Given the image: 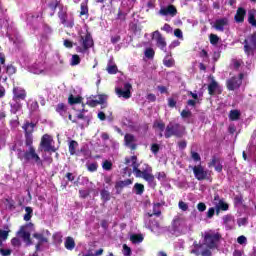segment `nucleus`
Returning a JSON list of instances; mask_svg holds the SVG:
<instances>
[{"mask_svg":"<svg viewBox=\"0 0 256 256\" xmlns=\"http://www.w3.org/2000/svg\"><path fill=\"white\" fill-rule=\"evenodd\" d=\"M28 149L23 152V150L18 149V159L20 161H25V163H29V161H34L37 165V167H43V160H41V157L39 154H37V150H35V146L33 144L26 145Z\"/></svg>","mask_w":256,"mask_h":256,"instance_id":"f257e3e1","label":"nucleus"},{"mask_svg":"<svg viewBox=\"0 0 256 256\" xmlns=\"http://www.w3.org/2000/svg\"><path fill=\"white\" fill-rule=\"evenodd\" d=\"M21 239L24 241L26 247H31L33 245V240L31 239V232L25 230V226H21L16 232V237H13L10 241L14 249H21Z\"/></svg>","mask_w":256,"mask_h":256,"instance_id":"f03ea898","label":"nucleus"},{"mask_svg":"<svg viewBox=\"0 0 256 256\" xmlns=\"http://www.w3.org/2000/svg\"><path fill=\"white\" fill-rule=\"evenodd\" d=\"M78 42L81 44V46L76 48L77 53H87V51H89L91 47H94L95 45L93 36H91V32H88V30H86L85 33H80Z\"/></svg>","mask_w":256,"mask_h":256,"instance_id":"7ed1b4c3","label":"nucleus"},{"mask_svg":"<svg viewBox=\"0 0 256 256\" xmlns=\"http://www.w3.org/2000/svg\"><path fill=\"white\" fill-rule=\"evenodd\" d=\"M222 236L219 232H205L204 233V245L208 249H219V243H221Z\"/></svg>","mask_w":256,"mask_h":256,"instance_id":"20e7f679","label":"nucleus"},{"mask_svg":"<svg viewBox=\"0 0 256 256\" xmlns=\"http://www.w3.org/2000/svg\"><path fill=\"white\" fill-rule=\"evenodd\" d=\"M185 135V128L179 123L170 122L165 129L164 136L166 139H171V137L181 138Z\"/></svg>","mask_w":256,"mask_h":256,"instance_id":"39448f33","label":"nucleus"},{"mask_svg":"<svg viewBox=\"0 0 256 256\" xmlns=\"http://www.w3.org/2000/svg\"><path fill=\"white\" fill-rule=\"evenodd\" d=\"M138 179H144L147 183L155 182V175H153V167L149 164H144L141 170L135 175Z\"/></svg>","mask_w":256,"mask_h":256,"instance_id":"423d86ee","label":"nucleus"},{"mask_svg":"<svg viewBox=\"0 0 256 256\" xmlns=\"http://www.w3.org/2000/svg\"><path fill=\"white\" fill-rule=\"evenodd\" d=\"M36 123L26 121L22 129L24 131L25 145H33V133H35Z\"/></svg>","mask_w":256,"mask_h":256,"instance_id":"0eeeda50","label":"nucleus"},{"mask_svg":"<svg viewBox=\"0 0 256 256\" xmlns=\"http://www.w3.org/2000/svg\"><path fill=\"white\" fill-rule=\"evenodd\" d=\"M53 143V137L49 134H44L41 137L40 147L43 149L44 153H56L57 149Z\"/></svg>","mask_w":256,"mask_h":256,"instance_id":"6e6552de","label":"nucleus"},{"mask_svg":"<svg viewBox=\"0 0 256 256\" xmlns=\"http://www.w3.org/2000/svg\"><path fill=\"white\" fill-rule=\"evenodd\" d=\"M256 51V31L248 39L244 40V52L249 55H255Z\"/></svg>","mask_w":256,"mask_h":256,"instance_id":"1a4fd4ad","label":"nucleus"},{"mask_svg":"<svg viewBox=\"0 0 256 256\" xmlns=\"http://www.w3.org/2000/svg\"><path fill=\"white\" fill-rule=\"evenodd\" d=\"M109 99V96L107 94H99L98 100H95L91 97L87 98L86 105L88 107H97V105H102L101 109H105L107 107V100Z\"/></svg>","mask_w":256,"mask_h":256,"instance_id":"9d476101","label":"nucleus"},{"mask_svg":"<svg viewBox=\"0 0 256 256\" xmlns=\"http://www.w3.org/2000/svg\"><path fill=\"white\" fill-rule=\"evenodd\" d=\"M152 39H155L156 46L159 47L161 51H165V49H167V41H165V37H163V34H161L159 30L152 33Z\"/></svg>","mask_w":256,"mask_h":256,"instance_id":"9b49d317","label":"nucleus"},{"mask_svg":"<svg viewBox=\"0 0 256 256\" xmlns=\"http://www.w3.org/2000/svg\"><path fill=\"white\" fill-rule=\"evenodd\" d=\"M159 15H161L162 17H175L177 16V7H175V5L170 4L166 7H161L159 10Z\"/></svg>","mask_w":256,"mask_h":256,"instance_id":"f8f14e48","label":"nucleus"},{"mask_svg":"<svg viewBox=\"0 0 256 256\" xmlns=\"http://www.w3.org/2000/svg\"><path fill=\"white\" fill-rule=\"evenodd\" d=\"M192 169L197 181H205V179H207L208 172L201 166V164L194 166Z\"/></svg>","mask_w":256,"mask_h":256,"instance_id":"ddd939ff","label":"nucleus"},{"mask_svg":"<svg viewBox=\"0 0 256 256\" xmlns=\"http://www.w3.org/2000/svg\"><path fill=\"white\" fill-rule=\"evenodd\" d=\"M131 89V84L126 83L124 84V90L121 88H116V94L118 95V97H123L124 99H131Z\"/></svg>","mask_w":256,"mask_h":256,"instance_id":"4468645a","label":"nucleus"},{"mask_svg":"<svg viewBox=\"0 0 256 256\" xmlns=\"http://www.w3.org/2000/svg\"><path fill=\"white\" fill-rule=\"evenodd\" d=\"M129 185H133V179L131 178L117 181L115 183V189H116L117 195H121V193L123 192V189H125V187H129Z\"/></svg>","mask_w":256,"mask_h":256,"instance_id":"2eb2a0df","label":"nucleus"},{"mask_svg":"<svg viewBox=\"0 0 256 256\" xmlns=\"http://www.w3.org/2000/svg\"><path fill=\"white\" fill-rule=\"evenodd\" d=\"M214 29H216V31H220L221 33H223V31H225L226 27H229V18L224 17V18H220L217 19L214 22Z\"/></svg>","mask_w":256,"mask_h":256,"instance_id":"dca6fc26","label":"nucleus"},{"mask_svg":"<svg viewBox=\"0 0 256 256\" xmlns=\"http://www.w3.org/2000/svg\"><path fill=\"white\" fill-rule=\"evenodd\" d=\"M55 111L59 114L60 117H63V119H67V115L69 114V106H67V104L63 102L58 103L55 106Z\"/></svg>","mask_w":256,"mask_h":256,"instance_id":"f3484780","label":"nucleus"},{"mask_svg":"<svg viewBox=\"0 0 256 256\" xmlns=\"http://www.w3.org/2000/svg\"><path fill=\"white\" fill-rule=\"evenodd\" d=\"M226 87L228 91H235V89L241 87V80H238L236 76H233L226 81Z\"/></svg>","mask_w":256,"mask_h":256,"instance_id":"a211bd4d","label":"nucleus"},{"mask_svg":"<svg viewBox=\"0 0 256 256\" xmlns=\"http://www.w3.org/2000/svg\"><path fill=\"white\" fill-rule=\"evenodd\" d=\"M13 95V100L16 102L25 101V99L27 98V92L25 91V89L14 88Z\"/></svg>","mask_w":256,"mask_h":256,"instance_id":"6ab92c4d","label":"nucleus"},{"mask_svg":"<svg viewBox=\"0 0 256 256\" xmlns=\"http://www.w3.org/2000/svg\"><path fill=\"white\" fill-rule=\"evenodd\" d=\"M246 15L247 10H245L243 7H239L234 16V21H236V23H244Z\"/></svg>","mask_w":256,"mask_h":256,"instance_id":"aec40b11","label":"nucleus"},{"mask_svg":"<svg viewBox=\"0 0 256 256\" xmlns=\"http://www.w3.org/2000/svg\"><path fill=\"white\" fill-rule=\"evenodd\" d=\"M124 141L132 151H135V149H137V144H133V142L135 141V136H133L132 134H126L124 136Z\"/></svg>","mask_w":256,"mask_h":256,"instance_id":"412c9836","label":"nucleus"},{"mask_svg":"<svg viewBox=\"0 0 256 256\" xmlns=\"http://www.w3.org/2000/svg\"><path fill=\"white\" fill-rule=\"evenodd\" d=\"M79 147V142L75 141V140H71L69 143H68V151L70 153V155H79L77 153V149Z\"/></svg>","mask_w":256,"mask_h":256,"instance_id":"4be33fe9","label":"nucleus"},{"mask_svg":"<svg viewBox=\"0 0 256 256\" xmlns=\"http://www.w3.org/2000/svg\"><path fill=\"white\" fill-rule=\"evenodd\" d=\"M219 89V83L212 77L211 82L208 85V95H215V91Z\"/></svg>","mask_w":256,"mask_h":256,"instance_id":"5701e85b","label":"nucleus"},{"mask_svg":"<svg viewBox=\"0 0 256 256\" xmlns=\"http://www.w3.org/2000/svg\"><path fill=\"white\" fill-rule=\"evenodd\" d=\"M192 247L193 248L190 251L191 255H195V256L201 255V249H203V244L197 241H194Z\"/></svg>","mask_w":256,"mask_h":256,"instance_id":"b1692460","label":"nucleus"},{"mask_svg":"<svg viewBox=\"0 0 256 256\" xmlns=\"http://www.w3.org/2000/svg\"><path fill=\"white\" fill-rule=\"evenodd\" d=\"M221 211H229V204L225 203L223 200H219V203L216 206V215H219Z\"/></svg>","mask_w":256,"mask_h":256,"instance_id":"393cba45","label":"nucleus"},{"mask_svg":"<svg viewBox=\"0 0 256 256\" xmlns=\"http://www.w3.org/2000/svg\"><path fill=\"white\" fill-rule=\"evenodd\" d=\"M32 237L34 239H37V243H40V245H43V243H49V239L47 237H45V235L43 233H34L32 235Z\"/></svg>","mask_w":256,"mask_h":256,"instance_id":"a878e982","label":"nucleus"},{"mask_svg":"<svg viewBox=\"0 0 256 256\" xmlns=\"http://www.w3.org/2000/svg\"><path fill=\"white\" fill-rule=\"evenodd\" d=\"M64 246L68 251H73V249H75V240L73 237L68 236L65 240Z\"/></svg>","mask_w":256,"mask_h":256,"instance_id":"bb28decb","label":"nucleus"},{"mask_svg":"<svg viewBox=\"0 0 256 256\" xmlns=\"http://www.w3.org/2000/svg\"><path fill=\"white\" fill-rule=\"evenodd\" d=\"M68 103L69 105H77L79 103H83V97L81 96H73V94H70L68 97Z\"/></svg>","mask_w":256,"mask_h":256,"instance_id":"cd10ccee","label":"nucleus"},{"mask_svg":"<svg viewBox=\"0 0 256 256\" xmlns=\"http://www.w3.org/2000/svg\"><path fill=\"white\" fill-rule=\"evenodd\" d=\"M100 197L103 203H107L108 201H111V192H109V190L102 189L100 191Z\"/></svg>","mask_w":256,"mask_h":256,"instance_id":"c85d7f7f","label":"nucleus"},{"mask_svg":"<svg viewBox=\"0 0 256 256\" xmlns=\"http://www.w3.org/2000/svg\"><path fill=\"white\" fill-rule=\"evenodd\" d=\"M143 234H132L130 236V241L131 243H133L134 245H137L139 243H143Z\"/></svg>","mask_w":256,"mask_h":256,"instance_id":"c756f323","label":"nucleus"},{"mask_svg":"<svg viewBox=\"0 0 256 256\" xmlns=\"http://www.w3.org/2000/svg\"><path fill=\"white\" fill-rule=\"evenodd\" d=\"M58 17L62 23V25H67V11H63V6H61L60 11L58 12Z\"/></svg>","mask_w":256,"mask_h":256,"instance_id":"7c9ffc66","label":"nucleus"},{"mask_svg":"<svg viewBox=\"0 0 256 256\" xmlns=\"http://www.w3.org/2000/svg\"><path fill=\"white\" fill-rule=\"evenodd\" d=\"M241 119V112L239 110H231L229 113L230 121H239Z\"/></svg>","mask_w":256,"mask_h":256,"instance_id":"2f4dec72","label":"nucleus"},{"mask_svg":"<svg viewBox=\"0 0 256 256\" xmlns=\"http://www.w3.org/2000/svg\"><path fill=\"white\" fill-rule=\"evenodd\" d=\"M48 7L53 11V13H55V11H57V7H61V0H50Z\"/></svg>","mask_w":256,"mask_h":256,"instance_id":"473e14b6","label":"nucleus"},{"mask_svg":"<svg viewBox=\"0 0 256 256\" xmlns=\"http://www.w3.org/2000/svg\"><path fill=\"white\" fill-rule=\"evenodd\" d=\"M133 189L136 195H141L142 193H145V185L141 183H135Z\"/></svg>","mask_w":256,"mask_h":256,"instance_id":"72a5a7b5","label":"nucleus"},{"mask_svg":"<svg viewBox=\"0 0 256 256\" xmlns=\"http://www.w3.org/2000/svg\"><path fill=\"white\" fill-rule=\"evenodd\" d=\"M248 23L249 25H251L252 27L256 28V19H255V11L250 10L248 12Z\"/></svg>","mask_w":256,"mask_h":256,"instance_id":"f704fd0d","label":"nucleus"},{"mask_svg":"<svg viewBox=\"0 0 256 256\" xmlns=\"http://www.w3.org/2000/svg\"><path fill=\"white\" fill-rule=\"evenodd\" d=\"M6 207L9 211H15L16 206H15V200L13 198H6Z\"/></svg>","mask_w":256,"mask_h":256,"instance_id":"c9c22d12","label":"nucleus"},{"mask_svg":"<svg viewBox=\"0 0 256 256\" xmlns=\"http://www.w3.org/2000/svg\"><path fill=\"white\" fill-rule=\"evenodd\" d=\"M106 71L109 73V75H117V73L119 72V68H117V65H111L108 64Z\"/></svg>","mask_w":256,"mask_h":256,"instance_id":"e433bc0d","label":"nucleus"},{"mask_svg":"<svg viewBox=\"0 0 256 256\" xmlns=\"http://www.w3.org/2000/svg\"><path fill=\"white\" fill-rule=\"evenodd\" d=\"M80 17H83V15L89 16V6H87V3L83 2L80 4Z\"/></svg>","mask_w":256,"mask_h":256,"instance_id":"4c0bfd02","label":"nucleus"},{"mask_svg":"<svg viewBox=\"0 0 256 256\" xmlns=\"http://www.w3.org/2000/svg\"><path fill=\"white\" fill-rule=\"evenodd\" d=\"M163 65L168 68L173 67L175 65V60L173 58H169V56H166L163 59Z\"/></svg>","mask_w":256,"mask_h":256,"instance_id":"58836bf2","label":"nucleus"},{"mask_svg":"<svg viewBox=\"0 0 256 256\" xmlns=\"http://www.w3.org/2000/svg\"><path fill=\"white\" fill-rule=\"evenodd\" d=\"M65 178L67 179V182L63 185V188L67 189V186L69 185V181L70 182L75 181V175H73V173H71V172H67L65 174Z\"/></svg>","mask_w":256,"mask_h":256,"instance_id":"ea45409f","label":"nucleus"},{"mask_svg":"<svg viewBox=\"0 0 256 256\" xmlns=\"http://www.w3.org/2000/svg\"><path fill=\"white\" fill-rule=\"evenodd\" d=\"M25 211L26 214L24 215V221H31V218L33 217V208L26 207Z\"/></svg>","mask_w":256,"mask_h":256,"instance_id":"a19ab883","label":"nucleus"},{"mask_svg":"<svg viewBox=\"0 0 256 256\" xmlns=\"http://www.w3.org/2000/svg\"><path fill=\"white\" fill-rule=\"evenodd\" d=\"M79 63H81V57H79L77 54L72 55L70 65L75 67L76 65H79Z\"/></svg>","mask_w":256,"mask_h":256,"instance_id":"79ce46f5","label":"nucleus"},{"mask_svg":"<svg viewBox=\"0 0 256 256\" xmlns=\"http://www.w3.org/2000/svg\"><path fill=\"white\" fill-rule=\"evenodd\" d=\"M21 103L16 102L14 104L11 105V113H13V115H17L18 111H21Z\"/></svg>","mask_w":256,"mask_h":256,"instance_id":"37998d69","label":"nucleus"},{"mask_svg":"<svg viewBox=\"0 0 256 256\" xmlns=\"http://www.w3.org/2000/svg\"><path fill=\"white\" fill-rule=\"evenodd\" d=\"M160 207L161 203H156L153 205V215L156 217H161V209H159Z\"/></svg>","mask_w":256,"mask_h":256,"instance_id":"c03bdc74","label":"nucleus"},{"mask_svg":"<svg viewBox=\"0 0 256 256\" xmlns=\"http://www.w3.org/2000/svg\"><path fill=\"white\" fill-rule=\"evenodd\" d=\"M104 171H111L113 169V163L109 160H105L102 164Z\"/></svg>","mask_w":256,"mask_h":256,"instance_id":"a18cd8bd","label":"nucleus"},{"mask_svg":"<svg viewBox=\"0 0 256 256\" xmlns=\"http://www.w3.org/2000/svg\"><path fill=\"white\" fill-rule=\"evenodd\" d=\"M97 169H99V164H97V162L90 163L87 165V170L90 173H95V171H97Z\"/></svg>","mask_w":256,"mask_h":256,"instance_id":"49530a36","label":"nucleus"},{"mask_svg":"<svg viewBox=\"0 0 256 256\" xmlns=\"http://www.w3.org/2000/svg\"><path fill=\"white\" fill-rule=\"evenodd\" d=\"M144 55L147 59H153V57H155V50H153V48H147Z\"/></svg>","mask_w":256,"mask_h":256,"instance_id":"de8ad7c7","label":"nucleus"},{"mask_svg":"<svg viewBox=\"0 0 256 256\" xmlns=\"http://www.w3.org/2000/svg\"><path fill=\"white\" fill-rule=\"evenodd\" d=\"M148 227H149V229H153L155 227H156V229H159L161 227V225L159 224V221L153 219V220H149Z\"/></svg>","mask_w":256,"mask_h":256,"instance_id":"09e8293b","label":"nucleus"},{"mask_svg":"<svg viewBox=\"0 0 256 256\" xmlns=\"http://www.w3.org/2000/svg\"><path fill=\"white\" fill-rule=\"evenodd\" d=\"M180 115L182 119H189L190 117H193V113L187 109L182 110Z\"/></svg>","mask_w":256,"mask_h":256,"instance_id":"8fccbe9b","label":"nucleus"},{"mask_svg":"<svg viewBox=\"0 0 256 256\" xmlns=\"http://www.w3.org/2000/svg\"><path fill=\"white\" fill-rule=\"evenodd\" d=\"M209 39L211 45H217L219 43V36L217 34H210Z\"/></svg>","mask_w":256,"mask_h":256,"instance_id":"3c124183","label":"nucleus"},{"mask_svg":"<svg viewBox=\"0 0 256 256\" xmlns=\"http://www.w3.org/2000/svg\"><path fill=\"white\" fill-rule=\"evenodd\" d=\"M6 73L9 75H15V73H17V68H15L13 64H10L6 67Z\"/></svg>","mask_w":256,"mask_h":256,"instance_id":"603ef678","label":"nucleus"},{"mask_svg":"<svg viewBox=\"0 0 256 256\" xmlns=\"http://www.w3.org/2000/svg\"><path fill=\"white\" fill-rule=\"evenodd\" d=\"M8 237H9V231H7V230H1V229H0V239H1L2 241H7Z\"/></svg>","mask_w":256,"mask_h":256,"instance_id":"864d4df0","label":"nucleus"},{"mask_svg":"<svg viewBox=\"0 0 256 256\" xmlns=\"http://www.w3.org/2000/svg\"><path fill=\"white\" fill-rule=\"evenodd\" d=\"M191 159H193V161H195L196 163L201 161V155H199V153L195 152V151H191Z\"/></svg>","mask_w":256,"mask_h":256,"instance_id":"5fc2aeb1","label":"nucleus"},{"mask_svg":"<svg viewBox=\"0 0 256 256\" xmlns=\"http://www.w3.org/2000/svg\"><path fill=\"white\" fill-rule=\"evenodd\" d=\"M131 247L127 246V244H123V255L124 256H131Z\"/></svg>","mask_w":256,"mask_h":256,"instance_id":"6e6d98bb","label":"nucleus"},{"mask_svg":"<svg viewBox=\"0 0 256 256\" xmlns=\"http://www.w3.org/2000/svg\"><path fill=\"white\" fill-rule=\"evenodd\" d=\"M220 162L216 156L212 157V160L208 163V167H215Z\"/></svg>","mask_w":256,"mask_h":256,"instance_id":"4d7b16f0","label":"nucleus"},{"mask_svg":"<svg viewBox=\"0 0 256 256\" xmlns=\"http://www.w3.org/2000/svg\"><path fill=\"white\" fill-rule=\"evenodd\" d=\"M168 107L171 109H174V107H177V100L174 98H168Z\"/></svg>","mask_w":256,"mask_h":256,"instance_id":"13d9d810","label":"nucleus"},{"mask_svg":"<svg viewBox=\"0 0 256 256\" xmlns=\"http://www.w3.org/2000/svg\"><path fill=\"white\" fill-rule=\"evenodd\" d=\"M214 216H215V208L211 207L208 209L206 217L207 219H213Z\"/></svg>","mask_w":256,"mask_h":256,"instance_id":"bf43d9fd","label":"nucleus"},{"mask_svg":"<svg viewBox=\"0 0 256 256\" xmlns=\"http://www.w3.org/2000/svg\"><path fill=\"white\" fill-rule=\"evenodd\" d=\"M154 127H157V129H159L161 131V133H163V131H165V123H163V122H155Z\"/></svg>","mask_w":256,"mask_h":256,"instance_id":"052dcab7","label":"nucleus"},{"mask_svg":"<svg viewBox=\"0 0 256 256\" xmlns=\"http://www.w3.org/2000/svg\"><path fill=\"white\" fill-rule=\"evenodd\" d=\"M178 207L181 209V211H187V209H189V205H187V203L184 201H179Z\"/></svg>","mask_w":256,"mask_h":256,"instance_id":"680f3d73","label":"nucleus"},{"mask_svg":"<svg viewBox=\"0 0 256 256\" xmlns=\"http://www.w3.org/2000/svg\"><path fill=\"white\" fill-rule=\"evenodd\" d=\"M237 243H239V245H246L247 244V237L241 235L237 238Z\"/></svg>","mask_w":256,"mask_h":256,"instance_id":"e2e57ef3","label":"nucleus"},{"mask_svg":"<svg viewBox=\"0 0 256 256\" xmlns=\"http://www.w3.org/2000/svg\"><path fill=\"white\" fill-rule=\"evenodd\" d=\"M197 209H198V211H200V213H203V211H206L207 205H205V203H203V202H199L197 204Z\"/></svg>","mask_w":256,"mask_h":256,"instance_id":"0e129e2a","label":"nucleus"},{"mask_svg":"<svg viewBox=\"0 0 256 256\" xmlns=\"http://www.w3.org/2000/svg\"><path fill=\"white\" fill-rule=\"evenodd\" d=\"M12 253L11 249L0 248V255L2 256H10Z\"/></svg>","mask_w":256,"mask_h":256,"instance_id":"69168bd1","label":"nucleus"},{"mask_svg":"<svg viewBox=\"0 0 256 256\" xmlns=\"http://www.w3.org/2000/svg\"><path fill=\"white\" fill-rule=\"evenodd\" d=\"M159 149H160L159 144L154 143L151 145V151L152 153H154V155H157V153H159Z\"/></svg>","mask_w":256,"mask_h":256,"instance_id":"338daca9","label":"nucleus"},{"mask_svg":"<svg viewBox=\"0 0 256 256\" xmlns=\"http://www.w3.org/2000/svg\"><path fill=\"white\" fill-rule=\"evenodd\" d=\"M200 255L201 256H213V252H211V249L206 248L201 251Z\"/></svg>","mask_w":256,"mask_h":256,"instance_id":"774afa93","label":"nucleus"}]
</instances>
